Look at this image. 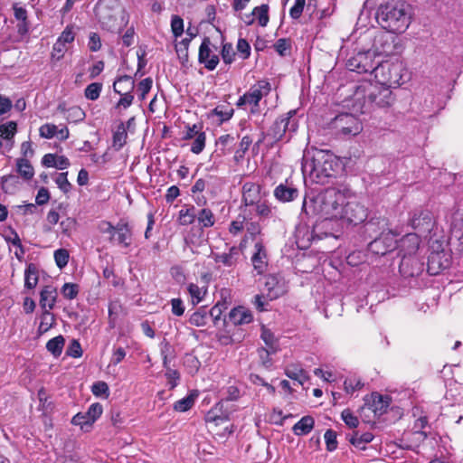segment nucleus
Here are the masks:
<instances>
[{"label":"nucleus","instance_id":"1","mask_svg":"<svg viewBox=\"0 0 463 463\" xmlns=\"http://www.w3.org/2000/svg\"><path fill=\"white\" fill-rule=\"evenodd\" d=\"M345 194L336 188H327L316 197L305 198L302 213L307 216L318 215L324 219H336L343 215Z\"/></svg>","mask_w":463,"mask_h":463},{"label":"nucleus","instance_id":"2","mask_svg":"<svg viewBox=\"0 0 463 463\" xmlns=\"http://www.w3.org/2000/svg\"><path fill=\"white\" fill-rule=\"evenodd\" d=\"M375 18L378 24L387 32L402 33L411 24V7L404 2L392 0L378 6Z\"/></svg>","mask_w":463,"mask_h":463},{"label":"nucleus","instance_id":"3","mask_svg":"<svg viewBox=\"0 0 463 463\" xmlns=\"http://www.w3.org/2000/svg\"><path fill=\"white\" fill-rule=\"evenodd\" d=\"M354 96L356 101L364 100L359 108L361 113H365L374 107L388 108L394 101L390 87H385L382 83L374 85L367 82L360 85L356 88Z\"/></svg>","mask_w":463,"mask_h":463},{"label":"nucleus","instance_id":"4","mask_svg":"<svg viewBox=\"0 0 463 463\" xmlns=\"http://www.w3.org/2000/svg\"><path fill=\"white\" fill-rule=\"evenodd\" d=\"M336 166L337 163L333 156L323 150H315L312 154L307 151L303 155L301 168L304 175L316 178L317 182L333 176Z\"/></svg>","mask_w":463,"mask_h":463},{"label":"nucleus","instance_id":"5","mask_svg":"<svg viewBox=\"0 0 463 463\" xmlns=\"http://www.w3.org/2000/svg\"><path fill=\"white\" fill-rule=\"evenodd\" d=\"M296 110H290L285 116L278 118L270 127L267 136L278 142L284 138L288 141L291 138V133L298 128V122L294 118Z\"/></svg>","mask_w":463,"mask_h":463},{"label":"nucleus","instance_id":"6","mask_svg":"<svg viewBox=\"0 0 463 463\" xmlns=\"http://www.w3.org/2000/svg\"><path fill=\"white\" fill-rule=\"evenodd\" d=\"M119 8L118 0H99L95 7V14L104 28L114 32L117 26V12Z\"/></svg>","mask_w":463,"mask_h":463},{"label":"nucleus","instance_id":"7","mask_svg":"<svg viewBox=\"0 0 463 463\" xmlns=\"http://www.w3.org/2000/svg\"><path fill=\"white\" fill-rule=\"evenodd\" d=\"M375 52L368 50L366 52H358L347 60L346 67L351 71L357 73H373L377 69V61H375Z\"/></svg>","mask_w":463,"mask_h":463},{"label":"nucleus","instance_id":"8","mask_svg":"<svg viewBox=\"0 0 463 463\" xmlns=\"http://www.w3.org/2000/svg\"><path fill=\"white\" fill-rule=\"evenodd\" d=\"M401 64L390 63L388 61L382 62L377 61V69L374 71V77L379 82L389 87L392 85H400L402 80Z\"/></svg>","mask_w":463,"mask_h":463},{"label":"nucleus","instance_id":"9","mask_svg":"<svg viewBox=\"0 0 463 463\" xmlns=\"http://www.w3.org/2000/svg\"><path fill=\"white\" fill-rule=\"evenodd\" d=\"M332 127L343 136H356L363 130L361 121L348 113L337 115L332 121Z\"/></svg>","mask_w":463,"mask_h":463},{"label":"nucleus","instance_id":"10","mask_svg":"<svg viewBox=\"0 0 463 463\" xmlns=\"http://www.w3.org/2000/svg\"><path fill=\"white\" fill-rule=\"evenodd\" d=\"M341 218L355 225L362 223L367 218V209L355 201L345 203Z\"/></svg>","mask_w":463,"mask_h":463},{"label":"nucleus","instance_id":"11","mask_svg":"<svg viewBox=\"0 0 463 463\" xmlns=\"http://www.w3.org/2000/svg\"><path fill=\"white\" fill-rule=\"evenodd\" d=\"M396 245V240L394 235L388 231L386 234H383L382 236L375 237L373 241H372L368 244L369 250L375 255H385L386 253L392 251Z\"/></svg>","mask_w":463,"mask_h":463},{"label":"nucleus","instance_id":"12","mask_svg":"<svg viewBox=\"0 0 463 463\" xmlns=\"http://www.w3.org/2000/svg\"><path fill=\"white\" fill-rule=\"evenodd\" d=\"M413 229L420 232H430L433 225V216L429 210H416L411 219Z\"/></svg>","mask_w":463,"mask_h":463},{"label":"nucleus","instance_id":"13","mask_svg":"<svg viewBox=\"0 0 463 463\" xmlns=\"http://www.w3.org/2000/svg\"><path fill=\"white\" fill-rule=\"evenodd\" d=\"M389 230L388 220L383 217L371 218L364 225V233L368 237H379L386 234Z\"/></svg>","mask_w":463,"mask_h":463},{"label":"nucleus","instance_id":"14","mask_svg":"<svg viewBox=\"0 0 463 463\" xmlns=\"http://www.w3.org/2000/svg\"><path fill=\"white\" fill-rule=\"evenodd\" d=\"M211 41L208 37H205L199 48L198 60L200 63H203L205 68L209 71H213L216 68L219 63V57L216 54H212L210 49Z\"/></svg>","mask_w":463,"mask_h":463},{"label":"nucleus","instance_id":"15","mask_svg":"<svg viewBox=\"0 0 463 463\" xmlns=\"http://www.w3.org/2000/svg\"><path fill=\"white\" fill-rule=\"evenodd\" d=\"M391 398L387 395H381L373 392L370 398L365 399V405L373 411L376 416H381L387 411L390 405Z\"/></svg>","mask_w":463,"mask_h":463},{"label":"nucleus","instance_id":"16","mask_svg":"<svg viewBox=\"0 0 463 463\" xmlns=\"http://www.w3.org/2000/svg\"><path fill=\"white\" fill-rule=\"evenodd\" d=\"M266 89L268 91L269 90V83L266 81L260 82L258 87L254 86L252 87L249 92L245 93L243 96H241L238 102L237 106L241 107L246 104L258 106L260 100L262 98V92L261 90Z\"/></svg>","mask_w":463,"mask_h":463},{"label":"nucleus","instance_id":"17","mask_svg":"<svg viewBox=\"0 0 463 463\" xmlns=\"http://www.w3.org/2000/svg\"><path fill=\"white\" fill-rule=\"evenodd\" d=\"M242 192L245 207H250L264 199L261 194V187L258 184L250 182L245 183L242 187Z\"/></svg>","mask_w":463,"mask_h":463},{"label":"nucleus","instance_id":"18","mask_svg":"<svg viewBox=\"0 0 463 463\" xmlns=\"http://www.w3.org/2000/svg\"><path fill=\"white\" fill-rule=\"evenodd\" d=\"M131 236L132 233L128 224L125 222H119L109 236V241L128 247L131 243Z\"/></svg>","mask_w":463,"mask_h":463},{"label":"nucleus","instance_id":"19","mask_svg":"<svg viewBox=\"0 0 463 463\" xmlns=\"http://www.w3.org/2000/svg\"><path fill=\"white\" fill-rule=\"evenodd\" d=\"M399 271L404 278L418 276L421 271V264L414 257L403 256L399 266Z\"/></svg>","mask_w":463,"mask_h":463},{"label":"nucleus","instance_id":"20","mask_svg":"<svg viewBox=\"0 0 463 463\" xmlns=\"http://www.w3.org/2000/svg\"><path fill=\"white\" fill-rule=\"evenodd\" d=\"M396 37L390 32L380 34L376 40L377 49L380 52L390 55L396 51Z\"/></svg>","mask_w":463,"mask_h":463},{"label":"nucleus","instance_id":"21","mask_svg":"<svg viewBox=\"0 0 463 463\" xmlns=\"http://www.w3.org/2000/svg\"><path fill=\"white\" fill-rule=\"evenodd\" d=\"M265 290L270 299H276L285 293L284 284L278 277L269 275L265 278Z\"/></svg>","mask_w":463,"mask_h":463},{"label":"nucleus","instance_id":"22","mask_svg":"<svg viewBox=\"0 0 463 463\" xmlns=\"http://www.w3.org/2000/svg\"><path fill=\"white\" fill-rule=\"evenodd\" d=\"M275 197L281 202L293 201L298 195V191L288 181L285 184L278 185L274 191Z\"/></svg>","mask_w":463,"mask_h":463},{"label":"nucleus","instance_id":"23","mask_svg":"<svg viewBox=\"0 0 463 463\" xmlns=\"http://www.w3.org/2000/svg\"><path fill=\"white\" fill-rule=\"evenodd\" d=\"M255 252L251 258L254 269L259 274L264 272L267 266V254L262 242L258 241L255 243Z\"/></svg>","mask_w":463,"mask_h":463},{"label":"nucleus","instance_id":"24","mask_svg":"<svg viewBox=\"0 0 463 463\" xmlns=\"http://www.w3.org/2000/svg\"><path fill=\"white\" fill-rule=\"evenodd\" d=\"M420 237L416 233H409L402 239L401 247L402 250L404 251V256L412 257L419 249Z\"/></svg>","mask_w":463,"mask_h":463},{"label":"nucleus","instance_id":"25","mask_svg":"<svg viewBox=\"0 0 463 463\" xmlns=\"http://www.w3.org/2000/svg\"><path fill=\"white\" fill-rule=\"evenodd\" d=\"M251 321V313L241 307L233 308L229 314V322L234 326L249 324Z\"/></svg>","mask_w":463,"mask_h":463},{"label":"nucleus","instance_id":"26","mask_svg":"<svg viewBox=\"0 0 463 463\" xmlns=\"http://www.w3.org/2000/svg\"><path fill=\"white\" fill-rule=\"evenodd\" d=\"M239 257V249L235 246L230 248L228 253L213 254V260L216 263H222L226 267L235 265Z\"/></svg>","mask_w":463,"mask_h":463},{"label":"nucleus","instance_id":"27","mask_svg":"<svg viewBox=\"0 0 463 463\" xmlns=\"http://www.w3.org/2000/svg\"><path fill=\"white\" fill-rule=\"evenodd\" d=\"M57 291L52 286H46L41 291L40 305L43 308L46 307L52 309L56 301Z\"/></svg>","mask_w":463,"mask_h":463},{"label":"nucleus","instance_id":"28","mask_svg":"<svg viewBox=\"0 0 463 463\" xmlns=\"http://www.w3.org/2000/svg\"><path fill=\"white\" fill-rule=\"evenodd\" d=\"M135 87V81L130 76L119 77L113 84L115 92L122 95L124 92H131Z\"/></svg>","mask_w":463,"mask_h":463},{"label":"nucleus","instance_id":"29","mask_svg":"<svg viewBox=\"0 0 463 463\" xmlns=\"http://www.w3.org/2000/svg\"><path fill=\"white\" fill-rule=\"evenodd\" d=\"M373 439V435L371 432H365L363 434H360L359 431H354L353 434L348 439L349 442L360 449H365V444L371 442Z\"/></svg>","mask_w":463,"mask_h":463},{"label":"nucleus","instance_id":"30","mask_svg":"<svg viewBox=\"0 0 463 463\" xmlns=\"http://www.w3.org/2000/svg\"><path fill=\"white\" fill-rule=\"evenodd\" d=\"M39 280L38 269L35 264L30 263L24 271V287L33 289L36 287Z\"/></svg>","mask_w":463,"mask_h":463},{"label":"nucleus","instance_id":"31","mask_svg":"<svg viewBox=\"0 0 463 463\" xmlns=\"http://www.w3.org/2000/svg\"><path fill=\"white\" fill-rule=\"evenodd\" d=\"M315 420L311 416H304L293 426V431L296 435H305L309 433L314 428Z\"/></svg>","mask_w":463,"mask_h":463},{"label":"nucleus","instance_id":"32","mask_svg":"<svg viewBox=\"0 0 463 463\" xmlns=\"http://www.w3.org/2000/svg\"><path fill=\"white\" fill-rule=\"evenodd\" d=\"M286 374L293 380H297L300 384L308 379L307 373L296 364H291L287 367Z\"/></svg>","mask_w":463,"mask_h":463},{"label":"nucleus","instance_id":"33","mask_svg":"<svg viewBox=\"0 0 463 463\" xmlns=\"http://www.w3.org/2000/svg\"><path fill=\"white\" fill-rule=\"evenodd\" d=\"M195 218L194 206H185L179 212L178 222L180 225L186 226L192 224Z\"/></svg>","mask_w":463,"mask_h":463},{"label":"nucleus","instance_id":"34","mask_svg":"<svg viewBox=\"0 0 463 463\" xmlns=\"http://www.w3.org/2000/svg\"><path fill=\"white\" fill-rule=\"evenodd\" d=\"M64 343V337L62 335H58L47 342L46 348L52 354L57 357L61 354Z\"/></svg>","mask_w":463,"mask_h":463},{"label":"nucleus","instance_id":"35","mask_svg":"<svg viewBox=\"0 0 463 463\" xmlns=\"http://www.w3.org/2000/svg\"><path fill=\"white\" fill-rule=\"evenodd\" d=\"M196 217L203 228H210L215 223L213 213L208 208L202 209Z\"/></svg>","mask_w":463,"mask_h":463},{"label":"nucleus","instance_id":"36","mask_svg":"<svg viewBox=\"0 0 463 463\" xmlns=\"http://www.w3.org/2000/svg\"><path fill=\"white\" fill-rule=\"evenodd\" d=\"M16 167L19 175L25 180H30L34 175L33 167L26 159H18L16 163Z\"/></svg>","mask_w":463,"mask_h":463},{"label":"nucleus","instance_id":"37","mask_svg":"<svg viewBox=\"0 0 463 463\" xmlns=\"http://www.w3.org/2000/svg\"><path fill=\"white\" fill-rule=\"evenodd\" d=\"M269 5L264 4L260 6L255 7L252 10L251 14L258 18L259 24L260 26L265 27L269 23Z\"/></svg>","mask_w":463,"mask_h":463},{"label":"nucleus","instance_id":"38","mask_svg":"<svg viewBox=\"0 0 463 463\" xmlns=\"http://www.w3.org/2000/svg\"><path fill=\"white\" fill-rule=\"evenodd\" d=\"M128 134L123 124L118 127V129L113 135V146L116 150H119L126 144Z\"/></svg>","mask_w":463,"mask_h":463},{"label":"nucleus","instance_id":"39","mask_svg":"<svg viewBox=\"0 0 463 463\" xmlns=\"http://www.w3.org/2000/svg\"><path fill=\"white\" fill-rule=\"evenodd\" d=\"M66 118L69 122H80L85 118V112L78 106L67 109Z\"/></svg>","mask_w":463,"mask_h":463},{"label":"nucleus","instance_id":"40","mask_svg":"<svg viewBox=\"0 0 463 463\" xmlns=\"http://www.w3.org/2000/svg\"><path fill=\"white\" fill-rule=\"evenodd\" d=\"M54 323V317L48 311H43L42 315V321L40 323V326L38 327V332L40 335L47 332L53 325Z\"/></svg>","mask_w":463,"mask_h":463},{"label":"nucleus","instance_id":"41","mask_svg":"<svg viewBox=\"0 0 463 463\" xmlns=\"http://www.w3.org/2000/svg\"><path fill=\"white\" fill-rule=\"evenodd\" d=\"M101 90H102L101 83H99V82L90 83L85 89V97L88 99L96 100L99 99Z\"/></svg>","mask_w":463,"mask_h":463},{"label":"nucleus","instance_id":"42","mask_svg":"<svg viewBox=\"0 0 463 463\" xmlns=\"http://www.w3.org/2000/svg\"><path fill=\"white\" fill-rule=\"evenodd\" d=\"M16 132V123L9 121L0 126V137L4 139H11Z\"/></svg>","mask_w":463,"mask_h":463},{"label":"nucleus","instance_id":"43","mask_svg":"<svg viewBox=\"0 0 463 463\" xmlns=\"http://www.w3.org/2000/svg\"><path fill=\"white\" fill-rule=\"evenodd\" d=\"M194 403V398L193 395H189L184 397L179 401H177L174 404V409L177 411L184 412L192 408Z\"/></svg>","mask_w":463,"mask_h":463},{"label":"nucleus","instance_id":"44","mask_svg":"<svg viewBox=\"0 0 463 463\" xmlns=\"http://www.w3.org/2000/svg\"><path fill=\"white\" fill-rule=\"evenodd\" d=\"M261 338L268 345L269 349H271L272 353L277 352V340L272 332L269 329L263 328L261 333Z\"/></svg>","mask_w":463,"mask_h":463},{"label":"nucleus","instance_id":"45","mask_svg":"<svg viewBox=\"0 0 463 463\" xmlns=\"http://www.w3.org/2000/svg\"><path fill=\"white\" fill-rule=\"evenodd\" d=\"M69 257V251L66 249H59L54 251L55 263L60 269L64 268L68 264Z\"/></svg>","mask_w":463,"mask_h":463},{"label":"nucleus","instance_id":"46","mask_svg":"<svg viewBox=\"0 0 463 463\" xmlns=\"http://www.w3.org/2000/svg\"><path fill=\"white\" fill-rule=\"evenodd\" d=\"M188 292L192 298L193 304H198L205 294L201 288H199L196 284L191 283L188 286Z\"/></svg>","mask_w":463,"mask_h":463},{"label":"nucleus","instance_id":"47","mask_svg":"<svg viewBox=\"0 0 463 463\" xmlns=\"http://www.w3.org/2000/svg\"><path fill=\"white\" fill-rule=\"evenodd\" d=\"M207 314L205 310H198L194 312L190 317V323L196 326H203L206 325Z\"/></svg>","mask_w":463,"mask_h":463},{"label":"nucleus","instance_id":"48","mask_svg":"<svg viewBox=\"0 0 463 463\" xmlns=\"http://www.w3.org/2000/svg\"><path fill=\"white\" fill-rule=\"evenodd\" d=\"M79 292V286L73 283H65L61 288V293L64 298L73 299L77 297Z\"/></svg>","mask_w":463,"mask_h":463},{"label":"nucleus","instance_id":"49","mask_svg":"<svg viewBox=\"0 0 463 463\" xmlns=\"http://www.w3.org/2000/svg\"><path fill=\"white\" fill-rule=\"evenodd\" d=\"M325 441L326 444V449L328 451H334L337 447L336 433L333 430H327L325 433Z\"/></svg>","mask_w":463,"mask_h":463},{"label":"nucleus","instance_id":"50","mask_svg":"<svg viewBox=\"0 0 463 463\" xmlns=\"http://www.w3.org/2000/svg\"><path fill=\"white\" fill-rule=\"evenodd\" d=\"M194 139V140L192 144L191 151L194 154H200L205 146V134L201 132V134L197 135Z\"/></svg>","mask_w":463,"mask_h":463},{"label":"nucleus","instance_id":"51","mask_svg":"<svg viewBox=\"0 0 463 463\" xmlns=\"http://www.w3.org/2000/svg\"><path fill=\"white\" fill-rule=\"evenodd\" d=\"M102 413V406L99 403H93L87 411V418L92 424Z\"/></svg>","mask_w":463,"mask_h":463},{"label":"nucleus","instance_id":"52","mask_svg":"<svg viewBox=\"0 0 463 463\" xmlns=\"http://www.w3.org/2000/svg\"><path fill=\"white\" fill-rule=\"evenodd\" d=\"M66 354L69 356H71V357H75V358L81 356L82 350H81V346L78 340H76V339L71 340L69 346L67 347Z\"/></svg>","mask_w":463,"mask_h":463},{"label":"nucleus","instance_id":"53","mask_svg":"<svg viewBox=\"0 0 463 463\" xmlns=\"http://www.w3.org/2000/svg\"><path fill=\"white\" fill-rule=\"evenodd\" d=\"M171 29L175 37L182 35L184 32V21L180 16H173L171 21Z\"/></svg>","mask_w":463,"mask_h":463},{"label":"nucleus","instance_id":"54","mask_svg":"<svg viewBox=\"0 0 463 463\" xmlns=\"http://www.w3.org/2000/svg\"><path fill=\"white\" fill-rule=\"evenodd\" d=\"M250 144H251V139L250 138V137L245 136L242 137V139L240 143L239 148L235 152L234 157L236 160H239L243 157L244 154L249 149V146H250Z\"/></svg>","mask_w":463,"mask_h":463},{"label":"nucleus","instance_id":"55","mask_svg":"<svg viewBox=\"0 0 463 463\" xmlns=\"http://www.w3.org/2000/svg\"><path fill=\"white\" fill-rule=\"evenodd\" d=\"M235 55L233 47L231 43H225L222 49V58L226 64H231L233 61Z\"/></svg>","mask_w":463,"mask_h":463},{"label":"nucleus","instance_id":"56","mask_svg":"<svg viewBox=\"0 0 463 463\" xmlns=\"http://www.w3.org/2000/svg\"><path fill=\"white\" fill-rule=\"evenodd\" d=\"M250 207L256 212L257 215L260 217H268L270 214V208L266 203V201L262 199L259 203L251 205Z\"/></svg>","mask_w":463,"mask_h":463},{"label":"nucleus","instance_id":"57","mask_svg":"<svg viewBox=\"0 0 463 463\" xmlns=\"http://www.w3.org/2000/svg\"><path fill=\"white\" fill-rule=\"evenodd\" d=\"M341 416L345 423L350 428H356L358 426V418L354 416L349 410H344Z\"/></svg>","mask_w":463,"mask_h":463},{"label":"nucleus","instance_id":"58","mask_svg":"<svg viewBox=\"0 0 463 463\" xmlns=\"http://www.w3.org/2000/svg\"><path fill=\"white\" fill-rule=\"evenodd\" d=\"M91 391L95 396H109V386L105 382H97L92 387Z\"/></svg>","mask_w":463,"mask_h":463},{"label":"nucleus","instance_id":"59","mask_svg":"<svg viewBox=\"0 0 463 463\" xmlns=\"http://www.w3.org/2000/svg\"><path fill=\"white\" fill-rule=\"evenodd\" d=\"M276 51L279 52L280 56H286L288 54V51L290 49V43L287 39H279L275 45Z\"/></svg>","mask_w":463,"mask_h":463},{"label":"nucleus","instance_id":"60","mask_svg":"<svg viewBox=\"0 0 463 463\" xmlns=\"http://www.w3.org/2000/svg\"><path fill=\"white\" fill-rule=\"evenodd\" d=\"M68 173H60L55 180L59 188L64 193H68L71 190V184L67 178Z\"/></svg>","mask_w":463,"mask_h":463},{"label":"nucleus","instance_id":"61","mask_svg":"<svg viewBox=\"0 0 463 463\" xmlns=\"http://www.w3.org/2000/svg\"><path fill=\"white\" fill-rule=\"evenodd\" d=\"M237 51L242 59H248L250 54V46L245 39H239L237 43Z\"/></svg>","mask_w":463,"mask_h":463},{"label":"nucleus","instance_id":"62","mask_svg":"<svg viewBox=\"0 0 463 463\" xmlns=\"http://www.w3.org/2000/svg\"><path fill=\"white\" fill-rule=\"evenodd\" d=\"M306 0H296L295 5L290 8L289 14L293 19H298L303 12Z\"/></svg>","mask_w":463,"mask_h":463},{"label":"nucleus","instance_id":"63","mask_svg":"<svg viewBox=\"0 0 463 463\" xmlns=\"http://www.w3.org/2000/svg\"><path fill=\"white\" fill-rule=\"evenodd\" d=\"M40 136L45 138H52L57 132V127L53 124H44L40 129Z\"/></svg>","mask_w":463,"mask_h":463},{"label":"nucleus","instance_id":"64","mask_svg":"<svg viewBox=\"0 0 463 463\" xmlns=\"http://www.w3.org/2000/svg\"><path fill=\"white\" fill-rule=\"evenodd\" d=\"M152 80L151 78H146L141 80L138 84V90L140 93V99L143 100L146 99V94L150 91L152 87Z\"/></svg>","mask_w":463,"mask_h":463}]
</instances>
